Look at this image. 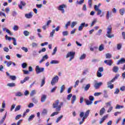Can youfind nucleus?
<instances>
[{
	"label": "nucleus",
	"instance_id": "nucleus-44",
	"mask_svg": "<svg viewBox=\"0 0 125 125\" xmlns=\"http://www.w3.org/2000/svg\"><path fill=\"white\" fill-rule=\"evenodd\" d=\"M62 118H63V115H61L60 117H59L56 120V123H58L59 122H60V121H61V119H62Z\"/></svg>",
	"mask_w": 125,
	"mask_h": 125
},
{
	"label": "nucleus",
	"instance_id": "nucleus-13",
	"mask_svg": "<svg viewBox=\"0 0 125 125\" xmlns=\"http://www.w3.org/2000/svg\"><path fill=\"white\" fill-rule=\"evenodd\" d=\"M125 63V58H121L118 62L117 64L120 65V64H124Z\"/></svg>",
	"mask_w": 125,
	"mask_h": 125
},
{
	"label": "nucleus",
	"instance_id": "nucleus-51",
	"mask_svg": "<svg viewBox=\"0 0 125 125\" xmlns=\"http://www.w3.org/2000/svg\"><path fill=\"white\" fill-rule=\"evenodd\" d=\"M89 101L92 102L94 101V97L92 96H89Z\"/></svg>",
	"mask_w": 125,
	"mask_h": 125
},
{
	"label": "nucleus",
	"instance_id": "nucleus-39",
	"mask_svg": "<svg viewBox=\"0 0 125 125\" xmlns=\"http://www.w3.org/2000/svg\"><path fill=\"white\" fill-rule=\"evenodd\" d=\"M97 76L98 78H101V77H102V73L99 72V71H98L97 72Z\"/></svg>",
	"mask_w": 125,
	"mask_h": 125
},
{
	"label": "nucleus",
	"instance_id": "nucleus-25",
	"mask_svg": "<svg viewBox=\"0 0 125 125\" xmlns=\"http://www.w3.org/2000/svg\"><path fill=\"white\" fill-rule=\"evenodd\" d=\"M110 15L111 13L110 14V11H107L106 15V18L107 20H108V19L110 18Z\"/></svg>",
	"mask_w": 125,
	"mask_h": 125
},
{
	"label": "nucleus",
	"instance_id": "nucleus-21",
	"mask_svg": "<svg viewBox=\"0 0 125 125\" xmlns=\"http://www.w3.org/2000/svg\"><path fill=\"white\" fill-rule=\"evenodd\" d=\"M125 9L124 8L119 10V13L121 15H124V14H125Z\"/></svg>",
	"mask_w": 125,
	"mask_h": 125
},
{
	"label": "nucleus",
	"instance_id": "nucleus-63",
	"mask_svg": "<svg viewBox=\"0 0 125 125\" xmlns=\"http://www.w3.org/2000/svg\"><path fill=\"white\" fill-rule=\"evenodd\" d=\"M112 11L113 13L116 14V13H117V9H116V8H113L112 10Z\"/></svg>",
	"mask_w": 125,
	"mask_h": 125
},
{
	"label": "nucleus",
	"instance_id": "nucleus-45",
	"mask_svg": "<svg viewBox=\"0 0 125 125\" xmlns=\"http://www.w3.org/2000/svg\"><path fill=\"white\" fill-rule=\"evenodd\" d=\"M21 67L23 69H25V68H26L27 67V63L26 62H23L21 64Z\"/></svg>",
	"mask_w": 125,
	"mask_h": 125
},
{
	"label": "nucleus",
	"instance_id": "nucleus-35",
	"mask_svg": "<svg viewBox=\"0 0 125 125\" xmlns=\"http://www.w3.org/2000/svg\"><path fill=\"white\" fill-rule=\"evenodd\" d=\"M90 112V110H87L86 112L84 114V117L87 118V117H88V115H89Z\"/></svg>",
	"mask_w": 125,
	"mask_h": 125
},
{
	"label": "nucleus",
	"instance_id": "nucleus-33",
	"mask_svg": "<svg viewBox=\"0 0 125 125\" xmlns=\"http://www.w3.org/2000/svg\"><path fill=\"white\" fill-rule=\"evenodd\" d=\"M58 114H59V111L53 112L50 115V117H54V116L57 115Z\"/></svg>",
	"mask_w": 125,
	"mask_h": 125
},
{
	"label": "nucleus",
	"instance_id": "nucleus-38",
	"mask_svg": "<svg viewBox=\"0 0 125 125\" xmlns=\"http://www.w3.org/2000/svg\"><path fill=\"white\" fill-rule=\"evenodd\" d=\"M99 51H102V50H104V46L103 44H101L99 47Z\"/></svg>",
	"mask_w": 125,
	"mask_h": 125
},
{
	"label": "nucleus",
	"instance_id": "nucleus-17",
	"mask_svg": "<svg viewBox=\"0 0 125 125\" xmlns=\"http://www.w3.org/2000/svg\"><path fill=\"white\" fill-rule=\"evenodd\" d=\"M47 96L46 95H42V96L41 97V102L42 103L43 102H45V100H46Z\"/></svg>",
	"mask_w": 125,
	"mask_h": 125
},
{
	"label": "nucleus",
	"instance_id": "nucleus-55",
	"mask_svg": "<svg viewBox=\"0 0 125 125\" xmlns=\"http://www.w3.org/2000/svg\"><path fill=\"white\" fill-rule=\"evenodd\" d=\"M79 83H80V81L77 80L76 82H75L74 87H77V85H79Z\"/></svg>",
	"mask_w": 125,
	"mask_h": 125
},
{
	"label": "nucleus",
	"instance_id": "nucleus-41",
	"mask_svg": "<svg viewBox=\"0 0 125 125\" xmlns=\"http://www.w3.org/2000/svg\"><path fill=\"white\" fill-rule=\"evenodd\" d=\"M65 90V85H62V86H61V93H62V92H63V91Z\"/></svg>",
	"mask_w": 125,
	"mask_h": 125
},
{
	"label": "nucleus",
	"instance_id": "nucleus-27",
	"mask_svg": "<svg viewBox=\"0 0 125 125\" xmlns=\"http://www.w3.org/2000/svg\"><path fill=\"white\" fill-rule=\"evenodd\" d=\"M44 83H45V78H44L42 81L41 84L40 85L41 87H42V86L44 85Z\"/></svg>",
	"mask_w": 125,
	"mask_h": 125
},
{
	"label": "nucleus",
	"instance_id": "nucleus-1",
	"mask_svg": "<svg viewBox=\"0 0 125 125\" xmlns=\"http://www.w3.org/2000/svg\"><path fill=\"white\" fill-rule=\"evenodd\" d=\"M63 106V102H61L59 100H57L53 104V108L56 109V112H60L61 111V106Z\"/></svg>",
	"mask_w": 125,
	"mask_h": 125
},
{
	"label": "nucleus",
	"instance_id": "nucleus-42",
	"mask_svg": "<svg viewBox=\"0 0 125 125\" xmlns=\"http://www.w3.org/2000/svg\"><path fill=\"white\" fill-rule=\"evenodd\" d=\"M55 34V29H53L52 32L50 33V37H52L53 35Z\"/></svg>",
	"mask_w": 125,
	"mask_h": 125
},
{
	"label": "nucleus",
	"instance_id": "nucleus-24",
	"mask_svg": "<svg viewBox=\"0 0 125 125\" xmlns=\"http://www.w3.org/2000/svg\"><path fill=\"white\" fill-rule=\"evenodd\" d=\"M90 87V84L88 83L86 85V86L84 88V89L86 91H87V90H88V89H89Z\"/></svg>",
	"mask_w": 125,
	"mask_h": 125
},
{
	"label": "nucleus",
	"instance_id": "nucleus-23",
	"mask_svg": "<svg viewBox=\"0 0 125 125\" xmlns=\"http://www.w3.org/2000/svg\"><path fill=\"white\" fill-rule=\"evenodd\" d=\"M4 64L7 63V67H9L10 66V65L12 64V62H11V61L7 62L6 61H5L4 62Z\"/></svg>",
	"mask_w": 125,
	"mask_h": 125
},
{
	"label": "nucleus",
	"instance_id": "nucleus-62",
	"mask_svg": "<svg viewBox=\"0 0 125 125\" xmlns=\"http://www.w3.org/2000/svg\"><path fill=\"white\" fill-rule=\"evenodd\" d=\"M32 102H33V103H35L36 104L38 103V100H37L36 98H32Z\"/></svg>",
	"mask_w": 125,
	"mask_h": 125
},
{
	"label": "nucleus",
	"instance_id": "nucleus-6",
	"mask_svg": "<svg viewBox=\"0 0 125 125\" xmlns=\"http://www.w3.org/2000/svg\"><path fill=\"white\" fill-rule=\"evenodd\" d=\"M35 71L36 72V74H40V73H42V72H44V68L43 67H40V66L37 65L35 68Z\"/></svg>",
	"mask_w": 125,
	"mask_h": 125
},
{
	"label": "nucleus",
	"instance_id": "nucleus-8",
	"mask_svg": "<svg viewBox=\"0 0 125 125\" xmlns=\"http://www.w3.org/2000/svg\"><path fill=\"white\" fill-rule=\"evenodd\" d=\"M58 81H59V77H58V76H56L52 78L51 82V84H52V85H54V84H55L56 83H58Z\"/></svg>",
	"mask_w": 125,
	"mask_h": 125
},
{
	"label": "nucleus",
	"instance_id": "nucleus-34",
	"mask_svg": "<svg viewBox=\"0 0 125 125\" xmlns=\"http://www.w3.org/2000/svg\"><path fill=\"white\" fill-rule=\"evenodd\" d=\"M20 109H21V106L20 105L17 106L15 108V112H17V111H19Z\"/></svg>",
	"mask_w": 125,
	"mask_h": 125
},
{
	"label": "nucleus",
	"instance_id": "nucleus-31",
	"mask_svg": "<svg viewBox=\"0 0 125 125\" xmlns=\"http://www.w3.org/2000/svg\"><path fill=\"white\" fill-rule=\"evenodd\" d=\"M88 4L89 5V7H90V8H91V7H92V0H88Z\"/></svg>",
	"mask_w": 125,
	"mask_h": 125
},
{
	"label": "nucleus",
	"instance_id": "nucleus-2",
	"mask_svg": "<svg viewBox=\"0 0 125 125\" xmlns=\"http://www.w3.org/2000/svg\"><path fill=\"white\" fill-rule=\"evenodd\" d=\"M107 31L106 33V37H107V38H109V39H112V38H114V37H115V35H114V34H112V26H111V25H109L108 27H107Z\"/></svg>",
	"mask_w": 125,
	"mask_h": 125
},
{
	"label": "nucleus",
	"instance_id": "nucleus-15",
	"mask_svg": "<svg viewBox=\"0 0 125 125\" xmlns=\"http://www.w3.org/2000/svg\"><path fill=\"white\" fill-rule=\"evenodd\" d=\"M2 30L4 31H6V33H7V34H9L10 36H13V33H12V32H11V31H10L9 29H6V28H3Z\"/></svg>",
	"mask_w": 125,
	"mask_h": 125
},
{
	"label": "nucleus",
	"instance_id": "nucleus-52",
	"mask_svg": "<svg viewBox=\"0 0 125 125\" xmlns=\"http://www.w3.org/2000/svg\"><path fill=\"white\" fill-rule=\"evenodd\" d=\"M13 29L14 31H18L19 27H18V26H17V25H14Z\"/></svg>",
	"mask_w": 125,
	"mask_h": 125
},
{
	"label": "nucleus",
	"instance_id": "nucleus-50",
	"mask_svg": "<svg viewBox=\"0 0 125 125\" xmlns=\"http://www.w3.org/2000/svg\"><path fill=\"white\" fill-rule=\"evenodd\" d=\"M121 108H124V106L117 104L115 107V109H121Z\"/></svg>",
	"mask_w": 125,
	"mask_h": 125
},
{
	"label": "nucleus",
	"instance_id": "nucleus-56",
	"mask_svg": "<svg viewBox=\"0 0 125 125\" xmlns=\"http://www.w3.org/2000/svg\"><path fill=\"white\" fill-rule=\"evenodd\" d=\"M122 48V44L119 43L117 44V49L118 50H120Z\"/></svg>",
	"mask_w": 125,
	"mask_h": 125
},
{
	"label": "nucleus",
	"instance_id": "nucleus-40",
	"mask_svg": "<svg viewBox=\"0 0 125 125\" xmlns=\"http://www.w3.org/2000/svg\"><path fill=\"white\" fill-rule=\"evenodd\" d=\"M9 78L11 80H12V81H15V80H16V76L14 75L10 76Z\"/></svg>",
	"mask_w": 125,
	"mask_h": 125
},
{
	"label": "nucleus",
	"instance_id": "nucleus-53",
	"mask_svg": "<svg viewBox=\"0 0 125 125\" xmlns=\"http://www.w3.org/2000/svg\"><path fill=\"white\" fill-rule=\"evenodd\" d=\"M102 93L101 92H96L94 94V96H99V95H101Z\"/></svg>",
	"mask_w": 125,
	"mask_h": 125
},
{
	"label": "nucleus",
	"instance_id": "nucleus-59",
	"mask_svg": "<svg viewBox=\"0 0 125 125\" xmlns=\"http://www.w3.org/2000/svg\"><path fill=\"white\" fill-rule=\"evenodd\" d=\"M12 15L14 17L16 16V15H17V12H16V11H13L12 13Z\"/></svg>",
	"mask_w": 125,
	"mask_h": 125
},
{
	"label": "nucleus",
	"instance_id": "nucleus-19",
	"mask_svg": "<svg viewBox=\"0 0 125 125\" xmlns=\"http://www.w3.org/2000/svg\"><path fill=\"white\" fill-rule=\"evenodd\" d=\"M85 25V22H83L79 26V28H78V30L79 31H82L83 28V27H84V25Z\"/></svg>",
	"mask_w": 125,
	"mask_h": 125
},
{
	"label": "nucleus",
	"instance_id": "nucleus-48",
	"mask_svg": "<svg viewBox=\"0 0 125 125\" xmlns=\"http://www.w3.org/2000/svg\"><path fill=\"white\" fill-rule=\"evenodd\" d=\"M107 85H108V87L110 88V89H113V88H114V84H109L107 82Z\"/></svg>",
	"mask_w": 125,
	"mask_h": 125
},
{
	"label": "nucleus",
	"instance_id": "nucleus-36",
	"mask_svg": "<svg viewBox=\"0 0 125 125\" xmlns=\"http://www.w3.org/2000/svg\"><path fill=\"white\" fill-rule=\"evenodd\" d=\"M85 57H86V55L85 54H83L80 57V60H83V59H85Z\"/></svg>",
	"mask_w": 125,
	"mask_h": 125
},
{
	"label": "nucleus",
	"instance_id": "nucleus-58",
	"mask_svg": "<svg viewBox=\"0 0 125 125\" xmlns=\"http://www.w3.org/2000/svg\"><path fill=\"white\" fill-rule=\"evenodd\" d=\"M42 114H43V115H46V114H47V110H46V109H44Z\"/></svg>",
	"mask_w": 125,
	"mask_h": 125
},
{
	"label": "nucleus",
	"instance_id": "nucleus-5",
	"mask_svg": "<svg viewBox=\"0 0 125 125\" xmlns=\"http://www.w3.org/2000/svg\"><path fill=\"white\" fill-rule=\"evenodd\" d=\"M100 5H101V3H99L98 5H94V9L95 11L98 12V13H97V15H100V14L102 13V10L99 9V7H100Z\"/></svg>",
	"mask_w": 125,
	"mask_h": 125
},
{
	"label": "nucleus",
	"instance_id": "nucleus-30",
	"mask_svg": "<svg viewBox=\"0 0 125 125\" xmlns=\"http://www.w3.org/2000/svg\"><path fill=\"white\" fill-rule=\"evenodd\" d=\"M23 34L25 37H28L30 35V32L27 30H25L23 31Z\"/></svg>",
	"mask_w": 125,
	"mask_h": 125
},
{
	"label": "nucleus",
	"instance_id": "nucleus-61",
	"mask_svg": "<svg viewBox=\"0 0 125 125\" xmlns=\"http://www.w3.org/2000/svg\"><path fill=\"white\" fill-rule=\"evenodd\" d=\"M16 96H22V93L21 92H18L16 94Z\"/></svg>",
	"mask_w": 125,
	"mask_h": 125
},
{
	"label": "nucleus",
	"instance_id": "nucleus-3",
	"mask_svg": "<svg viewBox=\"0 0 125 125\" xmlns=\"http://www.w3.org/2000/svg\"><path fill=\"white\" fill-rule=\"evenodd\" d=\"M75 55H76L75 52L70 51L67 54L66 58H69V57H70L69 58V61H72V60L75 58Z\"/></svg>",
	"mask_w": 125,
	"mask_h": 125
},
{
	"label": "nucleus",
	"instance_id": "nucleus-18",
	"mask_svg": "<svg viewBox=\"0 0 125 125\" xmlns=\"http://www.w3.org/2000/svg\"><path fill=\"white\" fill-rule=\"evenodd\" d=\"M107 118H108V115H104L100 121V124L101 125V124H102L103 123H104V121H105V120H106Z\"/></svg>",
	"mask_w": 125,
	"mask_h": 125
},
{
	"label": "nucleus",
	"instance_id": "nucleus-7",
	"mask_svg": "<svg viewBox=\"0 0 125 125\" xmlns=\"http://www.w3.org/2000/svg\"><path fill=\"white\" fill-rule=\"evenodd\" d=\"M5 38L6 40H8V41H10L11 40H13L14 45H17V41L16 40V39H15V38H12L10 37H8L7 35H5Z\"/></svg>",
	"mask_w": 125,
	"mask_h": 125
},
{
	"label": "nucleus",
	"instance_id": "nucleus-20",
	"mask_svg": "<svg viewBox=\"0 0 125 125\" xmlns=\"http://www.w3.org/2000/svg\"><path fill=\"white\" fill-rule=\"evenodd\" d=\"M105 108L103 107L101 108V109L100 110V116H102L104 113H105Z\"/></svg>",
	"mask_w": 125,
	"mask_h": 125
},
{
	"label": "nucleus",
	"instance_id": "nucleus-46",
	"mask_svg": "<svg viewBox=\"0 0 125 125\" xmlns=\"http://www.w3.org/2000/svg\"><path fill=\"white\" fill-rule=\"evenodd\" d=\"M71 25V21H68L67 23L65 24V29H68V27Z\"/></svg>",
	"mask_w": 125,
	"mask_h": 125
},
{
	"label": "nucleus",
	"instance_id": "nucleus-26",
	"mask_svg": "<svg viewBox=\"0 0 125 125\" xmlns=\"http://www.w3.org/2000/svg\"><path fill=\"white\" fill-rule=\"evenodd\" d=\"M7 86H9L10 87H13L16 86V84L15 83H8L7 84Z\"/></svg>",
	"mask_w": 125,
	"mask_h": 125
},
{
	"label": "nucleus",
	"instance_id": "nucleus-29",
	"mask_svg": "<svg viewBox=\"0 0 125 125\" xmlns=\"http://www.w3.org/2000/svg\"><path fill=\"white\" fill-rule=\"evenodd\" d=\"M34 118H35V115H31L28 119V122H30V121H33V119H34Z\"/></svg>",
	"mask_w": 125,
	"mask_h": 125
},
{
	"label": "nucleus",
	"instance_id": "nucleus-10",
	"mask_svg": "<svg viewBox=\"0 0 125 125\" xmlns=\"http://www.w3.org/2000/svg\"><path fill=\"white\" fill-rule=\"evenodd\" d=\"M119 77H120V74H116L114 78H113L110 81L108 82V84H112V83H114L116 80H118Z\"/></svg>",
	"mask_w": 125,
	"mask_h": 125
},
{
	"label": "nucleus",
	"instance_id": "nucleus-37",
	"mask_svg": "<svg viewBox=\"0 0 125 125\" xmlns=\"http://www.w3.org/2000/svg\"><path fill=\"white\" fill-rule=\"evenodd\" d=\"M59 63V61L56 60H52L50 62V64H58Z\"/></svg>",
	"mask_w": 125,
	"mask_h": 125
},
{
	"label": "nucleus",
	"instance_id": "nucleus-49",
	"mask_svg": "<svg viewBox=\"0 0 125 125\" xmlns=\"http://www.w3.org/2000/svg\"><path fill=\"white\" fill-rule=\"evenodd\" d=\"M62 35L64 37H65L66 36H68V35H69V33H68V31H65L62 32Z\"/></svg>",
	"mask_w": 125,
	"mask_h": 125
},
{
	"label": "nucleus",
	"instance_id": "nucleus-54",
	"mask_svg": "<svg viewBox=\"0 0 125 125\" xmlns=\"http://www.w3.org/2000/svg\"><path fill=\"white\" fill-rule=\"evenodd\" d=\"M21 117H22V115H21V114H19V115H18L16 118H15V120L16 121H17V120H19L20 119V118H21Z\"/></svg>",
	"mask_w": 125,
	"mask_h": 125
},
{
	"label": "nucleus",
	"instance_id": "nucleus-47",
	"mask_svg": "<svg viewBox=\"0 0 125 125\" xmlns=\"http://www.w3.org/2000/svg\"><path fill=\"white\" fill-rule=\"evenodd\" d=\"M45 51H46V48H43L42 50H40L39 51V53H42V52H45Z\"/></svg>",
	"mask_w": 125,
	"mask_h": 125
},
{
	"label": "nucleus",
	"instance_id": "nucleus-43",
	"mask_svg": "<svg viewBox=\"0 0 125 125\" xmlns=\"http://www.w3.org/2000/svg\"><path fill=\"white\" fill-rule=\"evenodd\" d=\"M76 24H77V21H73L71 23V28H74V27H75V26H76Z\"/></svg>",
	"mask_w": 125,
	"mask_h": 125
},
{
	"label": "nucleus",
	"instance_id": "nucleus-12",
	"mask_svg": "<svg viewBox=\"0 0 125 125\" xmlns=\"http://www.w3.org/2000/svg\"><path fill=\"white\" fill-rule=\"evenodd\" d=\"M101 85H102V82H100L99 83H96L94 86L96 89H98Z\"/></svg>",
	"mask_w": 125,
	"mask_h": 125
},
{
	"label": "nucleus",
	"instance_id": "nucleus-9",
	"mask_svg": "<svg viewBox=\"0 0 125 125\" xmlns=\"http://www.w3.org/2000/svg\"><path fill=\"white\" fill-rule=\"evenodd\" d=\"M63 8H67V5L64 4L60 5L58 7V10H60V11H62V13H64L65 10Z\"/></svg>",
	"mask_w": 125,
	"mask_h": 125
},
{
	"label": "nucleus",
	"instance_id": "nucleus-11",
	"mask_svg": "<svg viewBox=\"0 0 125 125\" xmlns=\"http://www.w3.org/2000/svg\"><path fill=\"white\" fill-rule=\"evenodd\" d=\"M104 63H105V64H106V65H108V66H111L112 64H113V62H112L111 60H105L104 61Z\"/></svg>",
	"mask_w": 125,
	"mask_h": 125
},
{
	"label": "nucleus",
	"instance_id": "nucleus-28",
	"mask_svg": "<svg viewBox=\"0 0 125 125\" xmlns=\"http://www.w3.org/2000/svg\"><path fill=\"white\" fill-rule=\"evenodd\" d=\"M112 57V55H111L110 53H107L105 54V58L106 59H110Z\"/></svg>",
	"mask_w": 125,
	"mask_h": 125
},
{
	"label": "nucleus",
	"instance_id": "nucleus-57",
	"mask_svg": "<svg viewBox=\"0 0 125 125\" xmlns=\"http://www.w3.org/2000/svg\"><path fill=\"white\" fill-rule=\"evenodd\" d=\"M21 49L23 50L25 52H28V48L25 47H22Z\"/></svg>",
	"mask_w": 125,
	"mask_h": 125
},
{
	"label": "nucleus",
	"instance_id": "nucleus-16",
	"mask_svg": "<svg viewBox=\"0 0 125 125\" xmlns=\"http://www.w3.org/2000/svg\"><path fill=\"white\" fill-rule=\"evenodd\" d=\"M25 17H26V18H27V19H30V18H32V17H33L32 12H30L28 14H25Z\"/></svg>",
	"mask_w": 125,
	"mask_h": 125
},
{
	"label": "nucleus",
	"instance_id": "nucleus-4",
	"mask_svg": "<svg viewBox=\"0 0 125 125\" xmlns=\"http://www.w3.org/2000/svg\"><path fill=\"white\" fill-rule=\"evenodd\" d=\"M72 97V99L71 100V104H74L75 103V102L76 101L77 99V97H76L75 95H73L72 94H70L67 95V99L69 101L71 100V98Z\"/></svg>",
	"mask_w": 125,
	"mask_h": 125
},
{
	"label": "nucleus",
	"instance_id": "nucleus-14",
	"mask_svg": "<svg viewBox=\"0 0 125 125\" xmlns=\"http://www.w3.org/2000/svg\"><path fill=\"white\" fill-rule=\"evenodd\" d=\"M26 5V3L24 1H21V4L19 5V7L20 9H23V6Z\"/></svg>",
	"mask_w": 125,
	"mask_h": 125
},
{
	"label": "nucleus",
	"instance_id": "nucleus-32",
	"mask_svg": "<svg viewBox=\"0 0 125 125\" xmlns=\"http://www.w3.org/2000/svg\"><path fill=\"white\" fill-rule=\"evenodd\" d=\"M85 104L87 105H91L92 104V102L91 101H89V100H85Z\"/></svg>",
	"mask_w": 125,
	"mask_h": 125
},
{
	"label": "nucleus",
	"instance_id": "nucleus-64",
	"mask_svg": "<svg viewBox=\"0 0 125 125\" xmlns=\"http://www.w3.org/2000/svg\"><path fill=\"white\" fill-rule=\"evenodd\" d=\"M120 90L121 91H125V86H122L121 88H120Z\"/></svg>",
	"mask_w": 125,
	"mask_h": 125
},
{
	"label": "nucleus",
	"instance_id": "nucleus-60",
	"mask_svg": "<svg viewBox=\"0 0 125 125\" xmlns=\"http://www.w3.org/2000/svg\"><path fill=\"white\" fill-rule=\"evenodd\" d=\"M3 50L5 52H8L9 51V49L8 47H5L3 48Z\"/></svg>",
	"mask_w": 125,
	"mask_h": 125
},
{
	"label": "nucleus",
	"instance_id": "nucleus-22",
	"mask_svg": "<svg viewBox=\"0 0 125 125\" xmlns=\"http://www.w3.org/2000/svg\"><path fill=\"white\" fill-rule=\"evenodd\" d=\"M112 71L114 73H118V71H119V67L118 66H114Z\"/></svg>",
	"mask_w": 125,
	"mask_h": 125
}]
</instances>
